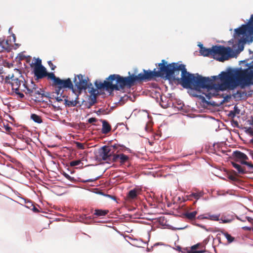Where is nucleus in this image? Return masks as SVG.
<instances>
[{"label": "nucleus", "instance_id": "f257e3e1", "mask_svg": "<svg viewBox=\"0 0 253 253\" xmlns=\"http://www.w3.org/2000/svg\"><path fill=\"white\" fill-rule=\"evenodd\" d=\"M158 71L154 69L153 71L143 70L144 73H140L137 76L132 74L128 77H124L125 86L128 88L134 85L136 83L145 80H150L153 77L166 78L167 79L176 80L174 73L181 71V77L180 84L185 88L199 90L201 88H211V81L209 78H203L198 74H191L187 72L185 66L183 64L179 65L178 63L167 64L165 60L159 63Z\"/></svg>", "mask_w": 253, "mask_h": 253}, {"label": "nucleus", "instance_id": "f03ea898", "mask_svg": "<svg viewBox=\"0 0 253 253\" xmlns=\"http://www.w3.org/2000/svg\"><path fill=\"white\" fill-rule=\"evenodd\" d=\"M203 77V76H202ZM203 78H205L203 77ZM209 78L211 81V88H201L196 91H200L201 89H206L208 91L214 90L216 91L223 90L224 86L227 89L233 90L236 86L239 85V70L238 68L230 69L227 72H222L218 76H213L212 78L213 80Z\"/></svg>", "mask_w": 253, "mask_h": 253}, {"label": "nucleus", "instance_id": "7ed1b4c3", "mask_svg": "<svg viewBox=\"0 0 253 253\" xmlns=\"http://www.w3.org/2000/svg\"><path fill=\"white\" fill-rule=\"evenodd\" d=\"M107 81H104L102 83L100 81H96L94 83L97 89H105L107 91L120 90L125 87L124 82V77L118 74L111 75L107 78Z\"/></svg>", "mask_w": 253, "mask_h": 253}, {"label": "nucleus", "instance_id": "20e7f679", "mask_svg": "<svg viewBox=\"0 0 253 253\" xmlns=\"http://www.w3.org/2000/svg\"><path fill=\"white\" fill-rule=\"evenodd\" d=\"M240 65H244L245 68L242 69V67L238 68L239 70V85L241 88H245L253 85V61L250 63H247V60L240 61Z\"/></svg>", "mask_w": 253, "mask_h": 253}, {"label": "nucleus", "instance_id": "39448f33", "mask_svg": "<svg viewBox=\"0 0 253 253\" xmlns=\"http://www.w3.org/2000/svg\"><path fill=\"white\" fill-rule=\"evenodd\" d=\"M4 83L11 85L12 90L21 91H25L26 88V81L24 78L21 75L20 78L16 77L13 74H9L5 76L4 79Z\"/></svg>", "mask_w": 253, "mask_h": 253}, {"label": "nucleus", "instance_id": "423d86ee", "mask_svg": "<svg viewBox=\"0 0 253 253\" xmlns=\"http://www.w3.org/2000/svg\"><path fill=\"white\" fill-rule=\"evenodd\" d=\"M235 34L240 36H242L243 39H241L240 42L243 41L245 42L251 43L253 42V23L249 24H243L239 28L235 29Z\"/></svg>", "mask_w": 253, "mask_h": 253}, {"label": "nucleus", "instance_id": "0eeeda50", "mask_svg": "<svg viewBox=\"0 0 253 253\" xmlns=\"http://www.w3.org/2000/svg\"><path fill=\"white\" fill-rule=\"evenodd\" d=\"M232 51L230 47H224L222 45L213 46L212 56L217 61L223 62L228 59L229 57H232L230 53Z\"/></svg>", "mask_w": 253, "mask_h": 253}, {"label": "nucleus", "instance_id": "6e6552de", "mask_svg": "<svg viewBox=\"0 0 253 253\" xmlns=\"http://www.w3.org/2000/svg\"><path fill=\"white\" fill-rule=\"evenodd\" d=\"M88 78L85 77L81 74L76 76L74 79L75 86L79 90H85L89 88V84L87 82Z\"/></svg>", "mask_w": 253, "mask_h": 253}, {"label": "nucleus", "instance_id": "1a4fd4ad", "mask_svg": "<svg viewBox=\"0 0 253 253\" xmlns=\"http://www.w3.org/2000/svg\"><path fill=\"white\" fill-rule=\"evenodd\" d=\"M42 61L40 60V64H37L34 68V72L36 79H41L47 75L45 68L42 65Z\"/></svg>", "mask_w": 253, "mask_h": 253}, {"label": "nucleus", "instance_id": "9d476101", "mask_svg": "<svg viewBox=\"0 0 253 253\" xmlns=\"http://www.w3.org/2000/svg\"><path fill=\"white\" fill-rule=\"evenodd\" d=\"M54 85H58L62 88L71 89H72L73 92H74L73 90V84L70 78H68L66 80H62L58 78Z\"/></svg>", "mask_w": 253, "mask_h": 253}, {"label": "nucleus", "instance_id": "9b49d317", "mask_svg": "<svg viewBox=\"0 0 253 253\" xmlns=\"http://www.w3.org/2000/svg\"><path fill=\"white\" fill-rule=\"evenodd\" d=\"M99 155L100 157L104 161L107 160L110 157L113 153H112V149L109 146H104L99 150Z\"/></svg>", "mask_w": 253, "mask_h": 253}, {"label": "nucleus", "instance_id": "f8f14e48", "mask_svg": "<svg viewBox=\"0 0 253 253\" xmlns=\"http://www.w3.org/2000/svg\"><path fill=\"white\" fill-rule=\"evenodd\" d=\"M43 95L44 90L42 88L38 86L37 88L35 89L33 93H32L30 96L35 97V101L43 102H45L43 99Z\"/></svg>", "mask_w": 253, "mask_h": 253}, {"label": "nucleus", "instance_id": "ddd939ff", "mask_svg": "<svg viewBox=\"0 0 253 253\" xmlns=\"http://www.w3.org/2000/svg\"><path fill=\"white\" fill-rule=\"evenodd\" d=\"M220 214H211L208 212L198 216L199 219H209L211 221H218L220 220Z\"/></svg>", "mask_w": 253, "mask_h": 253}, {"label": "nucleus", "instance_id": "4468645a", "mask_svg": "<svg viewBox=\"0 0 253 253\" xmlns=\"http://www.w3.org/2000/svg\"><path fill=\"white\" fill-rule=\"evenodd\" d=\"M234 158L240 160H246L248 159V156L244 153L239 151H235L233 153Z\"/></svg>", "mask_w": 253, "mask_h": 253}, {"label": "nucleus", "instance_id": "2eb2a0df", "mask_svg": "<svg viewBox=\"0 0 253 253\" xmlns=\"http://www.w3.org/2000/svg\"><path fill=\"white\" fill-rule=\"evenodd\" d=\"M101 121L102 123V128L101 132L103 134H107L111 130V127L110 124L106 121L101 120Z\"/></svg>", "mask_w": 253, "mask_h": 253}, {"label": "nucleus", "instance_id": "dca6fc26", "mask_svg": "<svg viewBox=\"0 0 253 253\" xmlns=\"http://www.w3.org/2000/svg\"><path fill=\"white\" fill-rule=\"evenodd\" d=\"M78 99V95H77L76 96L75 100L72 99L71 100H68L67 99V96H66L65 98L64 99V100L65 101V104L66 106L75 107L79 103Z\"/></svg>", "mask_w": 253, "mask_h": 253}, {"label": "nucleus", "instance_id": "f3484780", "mask_svg": "<svg viewBox=\"0 0 253 253\" xmlns=\"http://www.w3.org/2000/svg\"><path fill=\"white\" fill-rule=\"evenodd\" d=\"M109 147L112 149V153H113V154H114L115 152L118 153L120 151H123L124 148H125L124 145L119 144H114L113 145L109 146Z\"/></svg>", "mask_w": 253, "mask_h": 253}, {"label": "nucleus", "instance_id": "a211bd4d", "mask_svg": "<svg viewBox=\"0 0 253 253\" xmlns=\"http://www.w3.org/2000/svg\"><path fill=\"white\" fill-rule=\"evenodd\" d=\"M213 50V46L211 48H207L205 47H201L200 50V53L202 55L204 56H208L210 55L212 56V51Z\"/></svg>", "mask_w": 253, "mask_h": 253}, {"label": "nucleus", "instance_id": "6ab92c4d", "mask_svg": "<svg viewBox=\"0 0 253 253\" xmlns=\"http://www.w3.org/2000/svg\"><path fill=\"white\" fill-rule=\"evenodd\" d=\"M240 109H239L238 106L235 105L233 108V110L229 111L228 116L231 118H234L237 115L240 114Z\"/></svg>", "mask_w": 253, "mask_h": 253}, {"label": "nucleus", "instance_id": "aec40b11", "mask_svg": "<svg viewBox=\"0 0 253 253\" xmlns=\"http://www.w3.org/2000/svg\"><path fill=\"white\" fill-rule=\"evenodd\" d=\"M31 85L29 86L26 85L27 88H26V91L25 92L26 94H28L30 95L33 93L35 89L38 87V85H36L32 80L31 81Z\"/></svg>", "mask_w": 253, "mask_h": 253}, {"label": "nucleus", "instance_id": "412c9836", "mask_svg": "<svg viewBox=\"0 0 253 253\" xmlns=\"http://www.w3.org/2000/svg\"><path fill=\"white\" fill-rule=\"evenodd\" d=\"M232 166L233 167L237 169L239 173L241 174H244L246 173L247 171L243 168L240 165L235 163H232Z\"/></svg>", "mask_w": 253, "mask_h": 253}, {"label": "nucleus", "instance_id": "4be33fe9", "mask_svg": "<svg viewBox=\"0 0 253 253\" xmlns=\"http://www.w3.org/2000/svg\"><path fill=\"white\" fill-rule=\"evenodd\" d=\"M109 212L108 210H104L101 209H96L94 211V214L97 216H102L106 215Z\"/></svg>", "mask_w": 253, "mask_h": 253}, {"label": "nucleus", "instance_id": "5701e85b", "mask_svg": "<svg viewBox=\"0 0 253 253\" xmlns=\"http://www.w3.org/2000/svg\"><path fill=\"white\" fill-rule=\"evenodd\" d=\"M234 219V218L232 216H225L224 217H221L220 218L219 223H228L231 222Z\"/></svg>", "mask_w": 253, "mask_h": 253}, {"label": "nucleus", "instance_id": "b1692460", "mask_svg": "<svg viewBox=\"0 0 253 253\" xmlns=\"http://www.w3.org/2000/svg\"><path fill=\"white\" fill-rule=\"evenodd\" d=\"M31 119L34 122L37 123L38 124H41L42 122L41 117L40 116H39L36 114H31Z\"/></svg>", "mask_w": 253, "mask_h": 253}, {"label": "nucleus", "instance_id": "393cba45", "mask_svg": "<svg viewBox=\"0 0 253 253\" xmlns=\"http://www.w3.org/2000/svg\"><path fill=\"white\" fill-rule=\"evenodd\" d=\"M204 195V193L203 192H200L197 193H192L189 195L188 196V199H190L191 197L194 198L196 200H198L201 197H202Z\"/></svg>", "mask_w": 253, "mask_h": 253}, {"label": "nucleus", "instance_id": "a878e982", "mask_svg": "<svg viewBox=\"0 0 253 253\" xmlns=\"http://www.w3.org/2000/svg\"><path fill=\"white\" fill-rule=\"evenodd\" d=\"M220 232L225 236L229 244L232 243L234 241V237L231 236L227 232H224L223 231H221Z\"/></svg>", "mask_w": 253, "mask_h": 253}, {"label": "nucleus", "instance_id": "bb28decb", "mask_svg": "<svg viewBox=\"0 0 253 253\" xmlns=\"http://www.w3.org/2000/svg\"><path fill=\"white\" fill-rule=\"evenodd\" d=\"M197 245L193 246L190 249H186L187 253H202L204 252L203 251H196Z\"/></svg>", "mask_w": 253, "mask_h": 253}, {"label": "nucleus", "instance_id": "cd10ccee", "mask_svg": "<svg viewBox=\"0 0 253 253\" xmlns=\"http://www.w3.org/2000/svg\"><path fill=\"white\" fill-rule=\"evenodd\" d=\"M128 159L129 157L124 154H119L120 163L122 164L127 162Z\"/></svg>", "mask_w": 253, "mask_h": 253}, {"label": "nucleus", "instance_id": "c85d7f7f", "mask_svg": "<svg viewBox=\"0 0 253 253\" xmlns=\"http://www.w3.org/2000/svg\"><path fill=\"white\" fill-rule=\"evenodd\" d=\"M246 94L245 92L241 90H238L236 93L233 94V96L235 98L241 99L244 95Z\"/></svg>", "mask_w": 253, "mask_h": 253}, {"label": "nucleus", "instance_id": "c756f323", "mask_svg": "<svg viewBox=\"0 0 253 253\" xmlns=\"http://www.w3.org/2000/svg\"><path fill=\"white\" fill-rule=\"evenodd\" d=\"M89 88H88L89 89L88 92L91 94V96H93L94 95L97 96L98 93V91L93 88L91 83H89Z\"/></svg>", "mask_w": 253, "mask_h": 253}, {"label": "nucleus", "instance_id": "7c9ffc66", "mask_svg": "<svg viewBox=\"0 0 253 253\" xmlns=\"http://www.w3.org/2000/svg\"><path fill=\"white\" fill-rule=\"evenodd\" d=\"M96 102V96H95L94 95L93 96H90V97L89 99L88 106L87 108H89L93 105H94Z\"/></svg>", "mask_w": 253, "mask_h": 253}, {"label": "nucleus", "instance_id": "2f4dec72", "mask_svg": "<svg viewBox=\"0 0 253 253\" xmlns=\"http://www.w3.org/2000/svg\"><path fill=\"white\" fill-rule=\"evenodd\" d=\"M197 213V212L196 211H193L191 212L186 213L185 216L189 219H193L195 217Z\"/></svg>", "mask_w": 253, "mask_h": 253}, {"label": "nucleus", "instance_id": "473e14b6", "mask_svg": "<svg viewBox=\"0 0 253 253\" xmlns=\"http://www.w3.org/2000/svg\"><path fill=\"white\" fill-rule=\"evenodd\" d=\"M137 190H136L135 189L131 190L129 191V192L128 193V196L130 198L134 199V198H136L137 196Z\"/></svg>", "mask_w": 253, "mask_h": 253}, {"label": "nucleus", "instance_id": "72a5a7b5", "mask_svg": "<svg viewBox=\"0 0 253 253\" xmlns=\"http://www.w3.org/2000/svg\"><path fill=\"white\" fill-rule=\"evenodd\" d=\"M46 76H48V79H50L53 81L54 84H55L56 81H57L58 79V77H56L53 73H50L48 74L47 73Z\"/></svg>", "mask_w": 253, "mask_h": 253}, {"label": "nucleus", "instance_id": "f704fd0d", "mask_svg": "<svg viewBox=\"0 0 253 253\" xmlns=\"http://www.w3.org/2000/svg\"><path fill=\"white\" fill-rule=\"evenodd\" d=\"M82 164V167L83 166V164L82 163V161L80 160L72 161L70 162V165L71 167H75L76 166H79Z\"/></svg>", "mask_w": 253, "mask_h": 253}, {"label": "nucleus", "instance_id": "c9c22d12", "mask_svg": "<svg viewBox=\"0 0 253 253\" xmlns=\"http://www.w3.org/2000/svg\"><path fill=\"white\" fill-rule=\"evenodd\" d=\"M52 97H53V98H55L57 102H61V101H63V99H64L65 98L66 96L63 95H62V96H61V95H60V96H58V95L55 96L53 94H52Z\"/></svg>", "mask_w": 253, "mask_h": 253}, {"label": "nucleus", "instance_id": "e433bc0d", "mask_svg": "<svg viewBox=\"0 0 253 253\" xmlns=\"http://www.w3.org/2000/svg\"><path fill=\"white\" fill-rule=\"evenodd\" d=\"M62 88L59 86L58 85H57V87H55V93L56 94V95H61V96H62L63 93V90H62Z\"/></svg>", "mask_w": 253, "mask_h": 253}, {"label": "nucleus", "instance_id": "4c0bfd02", "mask_svg": "<svg viewBox=\"0 0 253 253\" xmlns=\"http://www.w3.org/2000/svg\"><path fill=\"white\" fill-rule=\"evenodd\" d=\"M63 175L66 177L68 180H70V181L74 182L76 181V179L74 177L71 176L68 174L64 172Z\"/></svg>", "mask_w": 253, "mask_h": 253}, {"label": "nucleus", "instance_id": "58836bf2", "mask_svg": "<svg viewBox=\"0 0 253 253\" xmlns=\"http://www.w3.org/2000/svg\"><path fill=\"white\" fill-rule=\"evenodd\" d=\"M107 113V112L106 110L103 108H100L98 110L96 111V114L98 115H101V114H106Z\"/></svg>", "mask_w": 253, "mask_h": 253}, {"label": "nucleus", "instance_id": "ea45409f", "mask_svg": "<svg viewBox=\"0 0 253 253\" xmlns=\"http://www.w3.org/2000/svg\"><path fill=\"white\" fill-rule=\"evenodd\" d=\"M97 194H98L99 195H103L104 196H105V197H109L113 200H115V198L110 195H108V194H104L103 193L102 191H99L98 192H96Z\"/></svg>", "mask_w": 253, "mask_h": 253}, {"label": "nucleus", "instance_id": "a19ab883", "mask_svg": "<svg viewBox=\"0 0 253 253\" xmlns=\"http://www.w3.org/2000/svg\"><path fill=\"white\" fill-rule=\"evenodd\" d=\"M100 177V176H98L94 178H90V179H86V180H83L82 181L84 183H86V182H93V181H95L96 180H97Z\"/></svg>", "mask_w": 253, "mask_h": 253}, {"label": "nucleus", "instance_id": "79ce46f5", "mask_svg": "<svg viewBox=\"0 0 253 253\" xmlns=\"http://www.w3.org/2000/svg\"><path fill=\"white\" fill-rule=\"evenodd\" d=\"M247 167L248 168V171L253 173V164L249 163Z\"/></svg>", "mask_w": 253, "mask_h": 253}, {"label": "nucleus", "instance_id": "37998d69", "mask_svg": "<svg viewBox=\"0 0 253 253\" xmlns=\"http://www.w3.org/2000/svg\"><path fill=\"white\" fill-rule=\"evenodd\" d=\"M20 91H21L20 90H17V91H16V90H14V92L18 95V96H19V97L20 98H23L24 97V95L23 93H22V92H21Z\"/></svg>", "mask_w": 253, "mask_h": 253}, {"label": "nucleus", "instance_id": "c03bdc74", "mask_svg": "<svg viewBox=\"0 0 253 253\" xmlns=\"http://www.w3.org/2000/svg\"><path fill=\"white\" fill-rule=\"evenodd\" d=\"M45 97L47 98H50V99L53 98L52 95H51L50 94V93H49V92H46V93L44 92L43 97Z\"/></svg>", "mask_w": 253, "mask_h": 253}, {"label": "nucleus", "instance_id": "a18cd8bd", "mask_svg": "<svg viewBox=\"0 0 253 253\" xmlns=\"http://www.w3.org/2000/svg\"><path fill=\"white\" fill-rule=\"evenodd\" d=\"M119 159V154H114L113 155L112 161L113 162H116L117 159Z\"/></svg>", "mask_w": 253, "mask_h": 253}, {"label": "nucleus", "instance_id": "49530a36", "mask_svg": "<svg viewBox=\"0 0 253 253\" xmlns=\"http://www.w3.org/2000/svg\"><path fill=\"white\" fill-rule=\"evenodd\" d=\"M240 40H241V39H240V40H239V44L238 47H239V51H242L244 49V46H243V44H241V45H240V43H242V42H240ZM245 42L244 41L242 42Z\"/></svg>", "mask_w": 253, "mask_h": 253}, {"label": "nucleus", "instance_id": "de8ad7c7", "mask_svg": "<svg viewBox=\"0 0 253 253\" xmlns=\"http://www.w3.org/2000/svg\"><path fill=\"white\" fill-rule=\"evenodd\" d=\"M88 122L89 123H93L94 122H96L97 121V119L95 118H90L88 119Z\"/></svg>", "mask_w": 253, "mask_h": 253}, {"label": "nucleus", "instance_id": "09e8293b", "mask_svg": "<svg viewBox=\"0 0 253 253\" xmlns=\"http://www.w3.org/2000/svg\"><path fill=\"white\" fill-rule=\"evenodd\" d=\"M77 146L79 148H80L81 149H84V145L82 143H80V142H77Z\"/></svg>", "mask_w": 253, "mask_h": 253}, {"label": "nucleus", "instance_id": "8fccbe9b", "mask_svg": "<svg viewBox=\"0 0 253 253\" xmlns=\"http://www.w3.org/2000/svg\"><path fill=\"white\" fill-rule=\"evenodd\" d=\"M48 63L49 65L50 66V67H51V70H54L56 66L52 64V62L51 61H49L48 62Z\"/></svg>", "mask_w": 253, "mask_h": 253}, {"label": "nucleus", "instance_id": "3c124183", "mask_svg": "<svg viewBox=\"0 0 253 253\" xmlns=\"http://www.w3.org/2000/svg\"><path fill=\"white\" fill-rule=\"evenodd\" d=\"M226 153V151H224V150H221V151H218L217 152H215V153L219 155V156H221V154H225Z\"/></svg>", "mask_w": 253, "mask_h": 253}, {"label": "nucleus", "instance_id": "603ef678", "mask_svg": "<svg viewBox=\"0 0 253 253\" xmlns=\"http://www.w3.org/2000/svg\"><path fill=\"white\" fill-rule=\"evenodd\" d=\"M145 129L146 131L149 132L151 130V127L150 126H149L148 125H146L145 127Z\"/></svg>", "mask_w": 253, "mask_h": 253}, {"label": "nucleus", "instance_id": "864d4df0", "mask_svg": "<svg viewBox=\"0 0 253 253\" xmlns=\"http://www.w3.org/2000/svg\"><path fill=\"white\" fill-rule=\"evenodd\" d=\"M245 218L246 219V221L248 220L249 222H252V221H253V218H252L251 217L246 216Z\"/></svg>", "mask_w": 253, "mask_h": 253}, {"label": "nucleus", "instance_id": "5fc2aeb1", "mask_svg": "<svg viewBox=\"0 0 253 253\" xmlns=\"http://www.w3.org/2000/svg\"><path fill=\"white\" fill-rule=\"evenodd\" d=\"M242 229H243L244 230H247V231H251L252 229V228L249 226H244L242 227Z\"/></svg>", "mask_w": 253, "mask_h": 253}, {"label": "nucleus", "instance_id": "6e6d98bb", "mask_svg": "<svg viewBox=\"0 0 253 253\" xmlns=\"http://www.w3.org/2000/svg\"><path fill=\"white\" fill-rule=\"evenodd\" d=\"M253 21V14L251 15V16L249 20L248 23H247L246 24H251V23H252Z\"/></svg>", "mask_w": 253, "mask_h": 253}, {"label": "nucleus", "instance_id": "4d7b16f0", "mask_svg": "<svg viewBox=\"0 0 253 253\" xmlns=\"http://www.w3.org/2000/svg\"><path fill=\"white\" fill-rule=\"evenodd\" d=\"M249 162H247V161H244V160H242L241 161V164H243V165H246L247 166H248V164H249Z\"/></svg>", "mask_w": 253, "mask_h": 253}, {"label": "nucleus", "instance_id": "13d9d810", "mask_svg": "<svg viewBox=\"0 0 253 253\" xmlns=\"http://www.w3.org/2000/svg\"><path fill=\"white\" fill-rule=\"evenodd\" d=\"M237 218L238 219V220H240V221H242V222H246V219L245 218V217L244 218H240L238 216H237Z\"/></svg>", "mask_w": 253, "mask_h": 253}, {"label": "nucleus", "instance_id": "bf43d9fd", "mask_svg": "<svg viewBox=\"0 0 253 253\" xmlns=\"http://www.w3.org/2000/svg\"><path fill=\"white\" fill-rule=\"evenodd\" d=\"M202 98H203L202 100H203V102H206L208 105L209 104H212L210 102L208 101H206L205 99V97H204L202 96Z\"/></svg>", "mask_w": 253, "mask_h": 253}, {"label": "nucleus", "instance_id": "052dcab7", "mask_svg": "<svg viewBox=\"0 0 253 253\" xmlns=\"http://www.w3.org/2000/svg\"><path fill=\"white\" fill-rule=\"evenodd\" d=\"M4 48L2 44L0 42V52L2 51Z\"/></svg>", "mask_w": 253, "mask_h": 253}, {"label": "nucleus", "instance_id": "680f3d73", "mask_svg": "<svg viewBox=\"0 0 253 253\" xmlns=\"http://www.w3.org/2000/svg\"><path fill=\"white\" fill-rule=\"evenodd\" d=\"M5 130L7 131H10L11 129V128L10 126H9L8 125H7L6 126H5Z\"/></svg>", "mask_w": 253, "mask_h": 253}, {"label": "nucleus", "instance_id": "e2e57ef3", "mask_svg": "<svg viewBox=\"0 0 253 253\" xmlns=\"http://www.w3.org/2000/svg\"><path fill=\"white\" fill-rule=\"evenodd\" d=\"M206 97L209 99H210L211 97V93H208L207 94H205Z\"/></svg>", "mask_w": 253, "mask_h": 253}, {"label": "nucleus", "instance_id": "0e129e2a", "mask_svg": "<svg viewBox=\"0 0 253 253\" xmlns=\"http://www.w3.org/2000/svg\"><path fill=\"white\" fill-rule=\"evenodd\" d=\"M33 211H35V212H38L39 211V210L37 209V208H36L35 206L33 207Z\"/></svg>", "mask_w": 253, "mask_h": 253}, {"label": "nucleus", "instance_id": "69168bd1", "mask_svg": "<svg viewBox=\"0 0 253 253\" xmlns=\"http://www.w3.org/2000/svg\"><path fill=\"white\" fill-rule=\"evenodd\" d=\"M15 71L16 73H18L19 75L21 74L20 71L19 69H15Z\"/></svg>", "mask_w": 253, "mask_h": 253}, {"label": "nucleus", "instance_id": "338daca9", "mask_svg": "<svg viewBox=\"0 0 253 253\" xmlns=\"http://www.w3.org/2000/svg\"><path fill=\"white\" fill-rule=\"evenodd\" d=\"M249 54L250 55H252V56L253 55V51H252L251 49L249 50Z\"/></svg>", "mask_w": 253, "mask_h": 253}, {"label": "nucleus", "instance_id": "774afa93", "mask_svg": "<svg viewBox=\"0 0 253 253\" xmlns=\"http://www.w3.org/2000/svg\"><path fill=\"white\" fill-rule=\"evenodd\" d=\"M250 142L251 144H253V138L250 140Z\"/></svg>", "mask_w": 253, "mask_h": 253}]
</instances>
